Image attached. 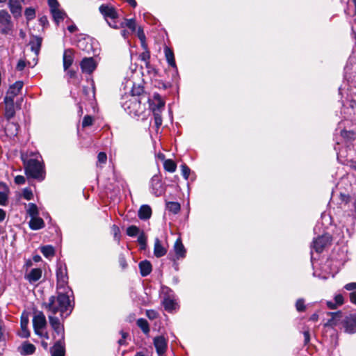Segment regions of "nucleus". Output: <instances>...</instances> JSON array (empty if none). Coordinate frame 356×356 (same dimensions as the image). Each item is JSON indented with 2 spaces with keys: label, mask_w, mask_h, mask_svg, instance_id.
Masks as SVG:
<instances>
[{
  "label": "nucleus",
  "mask_w": 356,
  "mask_h": 356,
  "mask_svg": "<svg viewBox=\"0 0 356 356\" xmlns=\"http://www.w3.org/2000/svg\"><path fill=\"white\" fill-rule=\"evenodd\" d=\"M33 325L35 333H39L40 330L46 328L47 321L42 312H39L34 316Z\"/></svg>",
  "instance_id": "nucleus-14"
},
{
  "label": "nucleus",
  "mask_w": 356,
  "mask_h": 356,
  "mask_svg": "<svg viewBox=\"0 0 356 356\" xmlns=\"http://www.w3.org/2000/svg\"><path fill=\"white\" fill-rule=\"evenodd\" d=\"M50 10L58 8L59 3L57 0H48Z\"/></svg>",
  "instance_id": "nucleus-57"
},
{
  "label": "nucleus",
  "mask_w": 356,
  "mask_h": 356,
  "mask_svg": "<svg viewBox=\"0 0 356 356\" xmlns=\"http://www.w3.org/2000/svg\"><path fill=\"white\" fill-rule=\"evenodd\" d=\"M139 268L142 276L148 275L152 271V264L149 261L145 260L139 264Z\"/></svg>",
  "instance_id": "nucleus-30"
},
{
  "label": "nucleus",
  "mask_w": 356,
  "mask_h": 356,
  "mask_svg": "<svg viewBox=\"0 0 356 356\" xmlns=\"http://www.w3.org/2000/svg\"><path fill=\"white\" fill-rule=\"evenodd\" d=\"M154 345L159 356H162L167 349V341L163 336H159L154 339Z\"/></svg>",
  "instance_id": "nucleus-17"
},
{
  "label": "nucleus",
  "mask_w": 356,
  "mask_h": 356,
  "mask_svg": "<svg viewBox=\"0 0 356 356\" xmlns=\"http://www.w3.org/2000/svg\"><path fill=\"white\" fill-rule=\"evenodd\" d=\"M24 86V82L21 81H16L10 86V89H22Z\"/></svg>",
  "instance_id": "nucleus-55"
},
{
  "label": "nucleus",
  "mask_w": 356,
  "mask_h": 356,
  "mask_svg": "<svg viewBox=\"0 0 356 356\" xmlns=\"http://www.w3.org/2000/svg\"><path fill=\"white\" fill-rule=\"evenodd\" d=\"M343 289L350 291L349 293L350 301L356 305V282H350L344 285Z\"/></svg>",
  "instance_id": "nucleus-25"
},
{
  "label": "nucleus",
  "mask_w": 356,
  "mask_h": 356,
  "mask_svg": "<svg viewBox=\"0 0 356 356\" xmlns=\"http://www.w3.org/2000/svg\"><path fill=\"white\" fill-rule=\"evenodd\" d=\"M24 15L28 21L33 19L35 17V11L32 8H27L25 10Z\"/></svg>",
  "instance_id": "nucleus-43"
},
{
  "label": "nucleus",
  "mask_w": 356,
  "mask_h": 356,
  "mask_svg": "<svg viewBox=\"0 0 356 356\" xmlns=\"http://www.w3.org/2000/svg\"><path fill=\"white\" fill-rule=\"evenodd\" d=\"M181 170L182 176L187 180L191 173V169L186 164H182L181 165Z\"/></svg>",
  "instance_id": "nucleus-45"
},
{
  "label": "nucleus",
  "mask_w": 356,
  "mask_h": 356,
  "mask_svg": "<svg viewBox=\"0 0 356 356\" xmlns=\"http://www.w3.org/2000/svg\"><path fill=\"white\" fill-rule=\"evenodd\" d=\"M29 317L27 315H22L21 316V330L19 332V335L22 338H28L30 336V332L28 330Z\"/></svg>",
  "instance_id": "nucleus-19"
},
{
  "label": "nucleus",
  "mask_w": 356,
  "mask_h": 356,
  "mask_svg": "<svg viewBox=\"0 0 356 356\" xmlns=\"http://www.w3.org/2000/svg\"><path fill=\"white\" fill-rule=\"evenodd\" d=\"M81 69L83 73L91 74L97 68V64L92 57L84 58L80 63Z\"/></svg>",
  "instance_id": "nucleus-13"
},
{
  "label": "nucleus",
  "mask_w": 356,
  "mask_h": 356,
  "mask_svg": "<svg viewBox=\"0 0 356 356\" xmlns=\"http://www.w3.org/2000/svg\"><path fill=\"white\" fill-rule=\"evenodd\" d=\"M24 95L21 90H7L4 98L5 118L9 120L15 115L17 108H19L24 101Z\"/></svg>",
  "instance_id": "nucleus-2"
},
{
  "label": "nucleus",
  "mask_w": 356,
  "mask_h": 356,
  "mask_svg": "<svg viewBox=\"0 0 356 356\" xmlns=\"http://www.w3.org/2000/svg\"><path fill=\"white\" fill-rule=\"evenodd\" d=\"M63 60L64 70L67 71V69L72 65L74 61V54L72 49H67L64 51Z\"/></svg>",
  "instance_id": "nucleus-20"
},
{
  "label": "nucleus",
  "mask_w": 356,
  "mask_h": 356,
  "mask_svg": "<svg viewBox=\"0 0 356 356\" xmlns=\"http://www.w3.org/2000/svg\"><path fill=\"white\" fill-rule=\"evenodd\" d=\"M139 58L141 60L145 63L146 67H149V58H150V52L149 50L144 51L142 54H140Z\"/></svg>",
  "instance_id": "nucleus-41"
},
{
  "label": "nucleus",
  "mask_w": 356,
  "mask_h": 356,
  "mask_svg": "<svg viewBox=\"0 0 356 356\" xmlns=\"http://www.w3.org/2000/svg\"><path fill=\"white\" fill-rule=\"evenodd\" d=\"M149 106L154 117V124L157 129L162 124L161 113L164 110L165 101L158 93H154L148 98Z\"/></svg>",
  "instance_id": "nucleus-3"
},
{
  "label": "nucleus",
  "mask_w": 356,
  "mask_h": 356,
  "mask_svg": "<svg viewBox=\"0 0 356 356\" xmlns=\"http://www.w3.org/2000/svg\"><path fill=\"white\" fill-rule=\"evenodd\" d=\"M95 90H83V94L86 96H89L94 99L95 96Z\"/></svg>",
  "instance_id": "nucleus-61"
},
{
  "label": "nucleus",
  "mask_w": 356,
  "mask_h": 356,
  "mask_svg": "<svg viewBox=\"0 0 356 356\" xmlns=\"http://www.w3.org/2000/svg\"><path fill=\"white\" fill-rule=\"evenodd\" d=\"M166 249L161 245L158 238L154 241V254L156 257H163L166 254Z\"/></svg>",
  "instance_id": "nucleus-29"
},
{
  "label": "nucleus",
  "mask_w": 356,
  "mask_h": 356,
  "mask_svg": "<svg viewBox=\"0 0 356 356\" xmlns=\"http://www.w3.org/2000/svg\"><path fill=\"white\" fill-rule=\"evenodd\" d=\"M144 90H129V92L125 94L127 97H130V99L124 104L125 109H129L130 113H134L135 115H140L142 113V107L140 104V99L139 97L142 95Z\"/></svg>",
  "instance_id": "nucleus-5"
},
{
  "label": "nucleus",
  "mask_w": 356,
  "mask_h": 356,
  "mask_svg": "<svg viewBox=\"0 0 356 356\" xmlns=\"http://www.w3.org/2000/svg\"><path fill=\"white\" fill-rule=\"evenodd\" d=\"M24 1V0H9L8 7L15 18H17L22 15V3Z\"/></svg>",
  "instance_id": "nucleus-16"
},
{
  "label": "nucleus",
  "mask_w": 356,
  "mask_h": 356,
  "mask_svg": "<svg viewBox=\"0 0 356 356\" xmlns=\"http://www.w3.org/2000/svg\"><path fill=\"white\" fill-rule=\"evenodd\" d=\"M180 204L176 202H166V209L174 214H177L180 211Z\"/></svg>",
  "instance_id": "nucleus-34"
},
{
  "label": "nucleus",
  "mask_w": 356,
  "mask_h": 356,
  "mask_svg": "<svg viewBox=\"0 0 356 356\" xmlns=\"http://www.w3.org/2000/svg\"><path fill=\"white\" fill-rule=\"evenodd\" d=\"M152 216V209L149 205H142L138 211V217L141 220H147Z\"/></svg>",
  "instance_id": "nucleus-27"
},
{
  "label": "nucleus",
  "mask_w": 356,
  "mask_h": 356,
  "mask_svg": "<svg viewBox=\"0 0 356 356\" xmlns=\"http://www.w3.org/2000/svg\"><path fill=\"white\" fill-rule=\"evenodd\" d=\"M30 228L33 230H38L44 227V220L38 216L32 217L29 221Z\"/></svg>",
  "instance_id": "nucleus-26"
},
{
  "label": "nucleus",
  "mask_w": 356,
  "mask_h": 356,
  "mask_svg": "<svg viewBox=\"0 0 356 356\" xmlns=\"http://www.w3.org/2000/svg\"><path fill=\"white\" fill-rule=\"evenodd\" d=\"M174 250L177 257V259L184 258L186 256V249L182 244L180 238H178L174 245Z\"/></svg>",
  "instance_id": "nucleus-22"
},
{
  "label": "nucleus",
  "mask_w": 356,
  "mask_h": 356,
  "mask_svg": "<svg viewBox=\"0 0 356 356\" xmlns=\"http://www.w3.org/2000/svg\"><path fill=\"white\" fill-rule=\"evenodd\" d=\"M26 175L32 178L42 181L45 177L43 163L37 159L24 161Z\"/></svg>",
  "instance_id": "nucleus-4"
},
{
  "label": "nucleus",
  "mask_w": 356,
  "mask_h": 356,
  "mask_svg": "<svg viewBox=\"0 0 356 356\" xmlns=\"http://www.w3.org/2000/svg\"><path fill=\"white\" fill-rule=\"evenodd\" d=\"M137 35L140 40H145V35L143 32V30L141 27H138L137 31Z\"/></svg>",
  "instance_id": "nucleus-60"
},
{
  "label": "nucleus",
  "mask_w": 356,
  "mask_h": 356,
  "mask_svg": "<svg viewBox=\"0 0 356 356\" xmlns=\"http://www.w3.org/2000/svg\"><path fill=\"white\" fill-rule=\"evenodd\" d=\"M136 324L142 330L144 334H147L149 332V323L146 319L139 318L137 320Z\"/></svg>",
  "instance_id": "nucleus-33"
},
{
  "label": "nucleus",
  "mask_w": 356,
  "mask_h": 356,
  "mask_svg": "<svg viewBox=\"0 0 356 356\" xmlns=\"http://www.w3.org/2000/svg\"><path fill=\"white\" fill-rule=\"evenodd\" d=\"M112 231L114 234V238L116 241H119L120 240V236H119V234H120V229L119 227L115 225H113L112 226Z\"/></svg>",
  "instance_id": "nucleus-50"
},
{
  "label": "nucleus",
  "mask_w": 356,
  "mask_h": 356,
  "mask_svg": "<svg viewBox=\"0 0 356 356\" xmlns=\"http://www.w3.org/2000/svg\"><path fill=\"white\" fill-rule=\"evenodd\" d=\"M139 228L136 226L131 225L127 229V234L129 236H135L139 233Z\"/></svg>",
  "instance_id": "nucleus-44"
},
{
  "label": "nucleus",
  "mask_w": 356,
  "mask_h": 356,
  "mask_svg": "<svg viewBox=\"0 0 356 356\" xmlns=\"http://www.w3.org/2000/svg\"><path fill=\"white\" fill-rule=\"evenodd\" d=\"M350 90H339V95L341 96L343 106L351 107L353 109L356 108V99L351 97L349 99L348 92Z\"/></svg>",
  "instance_id": "nucleus-18"
},
{
  "label": "nucleus",
  "mask_w": 356,
  "mask_h": 356,
  "mask_svg": "<svg viewBox=\"0 0 356 356\" xmlns=\"http://www.w3.org/2000/svg\"><path fill=\"white\" fill-rule=\"evenodd\" d=\"M37 335L40 336L42 338H44L45 339H49V336L47 331H45V329H43L39 332V333H35Z\"/></svg>",
  "instance_id": "nucleus-58"
},
{
  "label": "nucleus",
  "mask_w": 356,
  "mask_h": 356,
  "mask_svg": "<svg viewBox=\"0 0 356 356\" xmlns=\"http://www.w3.org/2000/svg\"><path fill=\"white\" fill-rule=\"evenodd\" d=\"M334 299L337 306L342 305L344 302L343 296L341 293L336 294Z\"/></svg>",
  "instance_id": "nucleus-47"
},
{
  "label": "nucleus",
  "mask_w": 356,
  "mask_h": 356,
  "mask_svg": "<svg viewBox=\"0 0 356 356\" xmlns=\"http://www.w3.org/2000/svg\"><path fill=\"white\" fill-rule=\"evenodd\" d=\"M119 264L122 268L124 269L127 267L126 259L123 254H120L119 257Z\"/></svg>",
  "instance_id": "nucleus-54"
},
{
  "label": "nucleus",
  "mask_w": 356,
  "mask_h": 356,
  "mask_svg": "<svg viewBox=\"0 0 356 356\" xmlns=\"http://www.w3.org/2000/svg\"><path fill=\"white\" fill-rule=\"evenodd\" d=\"M9 189L6 184L0 182V205L5 206L8 203Z\"/></svg>",
  "instance_id": "nucleus-23"
},
{
  "label": "nucleus",
  "mask_w": 356,
  "mask_h": 356,
  "mask_svg": "<svg viewBox=\"0 0 356 356\" xmlns=\"http://www.w3.org/2000/svg\"><path fill=\"white\" fill-rule=\"evenodd\" d=\"M146 315L149 319L154 320L157 317L158 314L156 311L150 309V310H147Z\"/></svg>",
  "instance_id": "nucleus-52"
},
{
  "label": "nucleus",
  "mask_w": 356,
  "mask_h": 356,
  "mask_svg": "<svg viewBox=\"0 0 356 356\" xmlns=\"http://www.w3.org/2000/svg\"><path fill=\"white\" fill-rule=\"evenodd\" d=\"M332 241V236L328 233H325L316 238H314L311 245V248L315 250L317 253H321L327 246L331 244Z\"/></svg>",
  "instance_id": "nucleus-9"
},
{
  "label": "nucleus",
  "mask_w": 356,
  "mask_h": 356,
  "mask_svg": "<svg viewBox=\"0 0 356 356\" xmlns=\"http://www.w3.org/2000/svg\"><path fill=\"white\" fill-rule=\"evenodd\" d=\"M42 38L41 37L33 36L29 42L31 51H33L36 56L39 54L42 45Z\"/></svg>",
  "instance_id": "nucleus-21"
},
{
  "label": "nucleus",
  "mask_w": 356,
  "mask_h": 356,
  "mask_svg": "<svg viewBox=\"0 0 356 356\" xmlns=\"http://www.w3.org/2000/svg\"><path fill=\"white\" fill-rule=\"evenodd\" d=\"M19 126L17 123L8 122L6 125L5 131L8 136L12 138L17 135Z\"/></svg>",
  "instance_id": "nucleus-24"
},
{
  "label": "nucleus",
  "mask_w": 356,
  "mask_h": 356,
  "mask_svg": "<svg viewBox=\"0 0 356 356\" xmlns=\"http://www.w3.org/2000/svg\"><path fill=\"white\" fill-rule=\"evenodd\" d=\"M6 212L2 209H0V222L3 221L6 218Z\"/></svg>",
  "instance_id": "nucleus-62"
},
{
  "label": "nucleus",
  "mask_w": 356,
  "mask_h": 356,
  "mask_svg": "<svg viewBox=\"0 0 356 356\" xmlns=\"http://www.w3.org/2000/svg\"><path fill=\"white\" fill-rule=\"evenodd\" d=\"M51 13L56 24H58L60 21L63 20L65 16V13L58 8L51 10Z\"/></svg>",
  "instance_id": "nucleus-32"
},
{
  "label": "nucleus",
  "mask_w": 356,
  "mask_h": 356,
  "mask_svg": "<svg viewBox=\"0 0 356 356\" xmlns=\"http://www.w3.org/2000/svg\"><path fill=\"white\" fill-rule=\"evenodd\" d=\"M127 26L129 29H130L132 31H136V22L134 19H125L124 23H122L120 25V27Z\"/></svg>",
  "instance_id": "nucleus-40"
},
{
  "label": "nucleus",
  "mask_w": 356,
  "mask_h": 356,
  "mask_svg": "<svg viewBox=\"0 0 356 356\" xmlns=\"http://www.w3.org/2000/svg\"><path fill=\"white\" fill-rule=\"evenodd\" d=\"M164 52L166 60L169 65H170L172 67H176V63L175 60V56L173 51L168 47H165L164 48Z\"/></svg>",
  "instance_id": "nucleus-31"
},
{
  "label": "nucleus",
  "mask_w": 356,
  "mask_h": 356,
  "mask_svg": "<svg viewBox=\"0 0 356 356\" xmlns=\"http://www.w3.org/2000/svg\"><path fill=\"white\" fill-rule=\"evenodd\" d=\"M163 166L165 170L170 172H174L176 170L177 165L171 159H167L164 161Z\"/></svg>",
  "instance_id": "nucleus-37"
},
{
  "label": "nucleus",
  "mask_w": 356,
  "mask_h": 356,
  "mask_svg": "<svg viewBox=\"0 0 356 356\" xmlns=\"http://www.w3.org/2000/svg\"><path fill=\"white\" fill-rule=\"evenodd\" d=\"M23 196L26 200H31L33 195L31 189L25 188L23 191Z\"/></svg>",
  "instance_id": "nucleus-49"
},
{
  "label": "nucleus",
  "mask_w": 356,
  "mask_h": 356,
  "mask_svg": "<svg viewBox=\"0 0 356 356\" xmlns=\"http://www.w3.org/2000/svg\"><path fill=\"white\" fill-rule=\"evenodd\" d=\"M93 119L90 115H86L83 118V122H82V126L83 127H88L92 124Z\"/></svg>",
  "instance_id": "nucleus-46"
},
{
  "label": "nucleus",
  "mask_w": 356,
  "mask_h": 356,
  "mask_svg": "<svg viewBox=\"0 0 356 356\" xmlns=\"http://www.w3.org/2000/svg\"><path fill=\"white\" fill-rule=\"evenodd\" d=\"M41 252L47 257H51L54 255V249L51 245H46L41 248Z\"/></svg>",
  "instance_id": "nucleus-38"
},
{
  "label": "nucleus",
  "mask_w": 356,
  "mask_h": 356,
  "mask_svg": "<svg viewBox=\"0 0 356 356\" xmlns=\"http://www.w3.org/2000/svg\"><path fill=\"white\" fill-rule=\"evenodd\" d=\"M327 305L331 309H335L336 307L337 306V305L335 302L334 303L332 302H327Z\"/></svg>",
  "instance_id": "nucleus-64"
},
{
  "label": "nucleus",
  "mask_w": 356,
  "mask_h": 356,
  "mask_svg": "<svg viewBox=\"0 0 356 356\" xmlns=\"http://www.w3.org/2000/svg\"><path fill=\"white\" fill-rule=\"evenodd\" d=\"M151 192L155 196H161L164 192V187L161 183V180L158 175H154L151 179Z\"/></svg>",
  "instance_id": "nucleus-15"
},
{
  "label": "nucleus",
  "mask_w": 356,
  "mask_h": 356,
  "mask_svg": "<svg viewBox=\"0 0 356 356\" xmlns=\"http://www.w3.org/2000/svg\"><path fill=\"white\" fill-rule=\"evenodd\" d=\"M99 10L106 21H108V18L115 19L118 17V14L115 8L111 5L102 4L99 6Z\"/></svg>",
  "instance_id": "nucleus-12"
},
{
  "label": "nucleus",
  "mask_w": 356,
  "mask_h": 356,
  "mask_svg": "<svg viewBox=\"0 0 356 356\" xmlns=\"http://www.w3.org/2000/svg\"><path fill=\"white\" fill-rule=\"evenodd\" d=\"M97 159L99 163H105L106 162L107 156L104 152H99Z\"/></svg>",
  "instance_id": "nucleus-53"
},
{
  "label": "nucleus",
  "mask_w": 356,
  "mask_h": 356,
  "mask_svg": "<svg viewBox=\"0 0 356 356\" xmlns=\"http://www.w3.org/2000/svg\"><path fill=\"white\" fill-rule=\"evenodd\" d=\"M296 308L299 312L305 311L306 306L305 305V300L303 298H299L297 300L296 302Z\"/></svg>",
  "instance_id": "nucleus-42"
},
{
  "label": "nucleus",
  "mask_w": 356,
  "mask_h": 356,
  "mask_svg": "<svg viewBox=\"0 0 356 356\" xmlns=\"http://www.w3.org/2000/svg\"><path fill=\"white\" fill-rule=\"evenodd\" d=\"M161 293L163 295L162 305L168 312H172L178 308V304L175 298L173 291L168 286H163Z\"/></svg>",
  "instance_id": "nucleus-6"
},
{
  "label": "nucleus",
  "mask_w": 356,
  "mask_h": 356,
  "mask_svg": "<svg viewBox=\"0 0 356 356\" xmlns=\"http://www.w3.org/2000/svg\"><path fill=\"white\" fill-rule=\"evenodd\" d=\"M57 289L65 290V286L68 282L67 267L65 264H58L56 269Z\"/></svg>",
  "instance_id": "nucleus-10"
},
{
  "label": "nucleus",
  "mask_w": 356,
  "mask_h": 356,
  "mask_svg": "<svg viewBox=\"0 0 356 356\" xmlns=\"http://www.w3.org/2000/svg\"><path fill=\"white\" fill-rule=\"evenodd\" d=\"M27 213L32 218L35 216H38V209L36 204L33 203H30L29 204V208L27 209Z\"/></svg>",
  "instance_id": "nucleus-39"
},
{
  "label": "nucleus",
  "mask_w": 356,
  "mask_h": 356,
  "mask_svg": "<svg viewBox=\"0 0 356 356\" xmlns=\"http://www.w3.org/2000/svg\"><path fill=\"white\" fill-rule=\"evenodd\" d=\"M42 276V270L40 268H33L26 275V278L30 283H34L38 281Z\"/></svg>",
  "instance_id": "nucleus-28"
},
{
  "label": "nucleus",
  "mask_w": 356,
  "mask_h": 356,
  "mask_svg": "<svg viewBox=\"0 0 356 356\" xmlns=\"http://www.w3.org/2000/svg\"><path fill=\"white\" fill-rule=\"evenodd\" d=\"M67 29L70 33H74L77 30V27L76 26V25L73 24V25L69 26L67 27Z\"/></svg>",
  "instance_id": "nucleus-63"
},
{
  "label": "nucleus",
  "mask_w": 356,
  "mask_h": 356,
  "mask_svg": "<svg viewBox=\"0 0 356 356\" xmlns=\"http://www.w3.org/2000/svg\"><path fill=\"white\" fill-rule=\"evenodd\" d=\"M25 181H26V179L22 175H17L15 178V182L17 184H19V185L24 184L25 183Z\"/></svg>",
  "instance_id": "nucleus-56"
},
{
  "label": "nucleus",
  "mask_w": 356,
  "mask_h": 356,
  "mask_svg": "<svg viewBox=\"0 0 356 356\" xmlns=\"http://www.w3.org/2000/svg\"><path fill=\"white\" fill-rule=\"evenodd\" d=\"M14 24L11 16L5 10H0V32L3 35H12Z\"/></svg>",
  "instance_id": "nucleus-7"
},
{
  "label": "nucleus",
  "mask_w": 356,
  "mask_h": 356,
  "mask_svg": "<svg viewBox=\"0 0 356 356\" xmlns=\"http://www.w3.org/2000/svg\"><path fill=\"white\" fill-rule=\"evenodd\" d=\"M138 241L140 245L141 249H145L146 248V238L143 234H140L138 238Z\"/></svg>",
  "instance_id": "nucleus-48"
},
{
  "label": "nucleus",
  "mask_w": 356,
  "mask_h": 356,
  "mask_svg": "<svg viewBox=\"0 0 356 356\" xmlns=\"http://www.w3.org/2000/svg\"><path fill=\"white\" fill-rule=\"evenodd\" d=\"M25 67H26L25 61L23 60H19L17 63L16 68L19 71H22Z\"/></svg>",
  "instance_id": "nucleus-59"
},
{
  "label": "nucleus",
  "mask_w": 356,
  "mask_h": 356,
  "mask_svg": "<svg viewBox=\"0 0 356 356\" xmlns=\"http://www.w3.org/2000/svg\"><path fill=\"white\" fill-rule=\"evenodd\" d=\"M341 324L345 330V332L349 334H353L356 332V314H351L346 316L342 321Z\"/></svg>",
  "instance_id": "nucleus-11"
},
{
  "label": "nucleus",
  "mask_w": 356,
  "mask_h": 356,
  "mask_svg": "<svg viewBox=\"0 0 356 356\" xmlns=\"http://www.w3.org/2000/svg\"><path fill=\"white\" fill-rule=\"evenodd\" d=\"M51 356H65V349L63 348L62 344L58 343L51 350Z\"/></svg>",
  "instance_id": "nucleus-35"
},
{
  "label": "nucleus",
  "mask_w": 356,
  "mask_h": 356,
  "mask_svg": "<svg viewBox=\"0 0 356 356\" xmlns=\"http://www.w3.org/2000/svg\"><path fill=\"white\" fill-rule=\"evenodd\" d=\"M35 350V347L32 343L25 342L22 344V353L24 355H31Z\"/></svg>",
  "instance_id": "nucleus-36"
},
{
  "label": "nucleus",
  "mask_w": 356,
  "mask_h": 356,
  "mask_svg": "<svg viewBox=\"0 0 356 356\" xmlns=\"http://www.w3.org/2000/svg\"><path fill=\"white\" fill-rule=\"evenodd\" d=\"M120 334L122 335V338L118 340V343L120 346L125 345V339L128 336V334L123 330L120 331Z\"/></svg>",
  "instance_id": "nucleus-51"
},
{
  "label": "nucleus",
  "mask_w": 356,
  "mask_h": 356,
  "mask_svg": "<svg viewBox=\"0 0 356 356\" xmlns=\"http://www.w3.org/2000/svg\"><path fill=\"white\" fill-rule=\"evenodd\" d=\"M49 323L52 329L54 330V332L58 335L59 337L58 341L56 342L51 350L58 343H60L65 349V343H64V327L63 325L60 324V320L58 318L55 317L52 315L48 316Z\"/></svg>",
  "instance_id": "nucleus-8"
},
{
  "label": "nucleus",
  "mask_w": 356,
  "mask_h": 356,
  "mask_svg": "<svg viewBox=\"0 0 356 356\" xmlns=\"http://www.w3.org/2000/svg\"><path fill=\"white\" fill-rule=\"evenodd\" d=\"M45 308L51 313L50 315L54 316L59 312L63 316L65 314L68 316L72 310V306L70 303L68 291L63 290L58 291L57 296H51L49 302L44 303Z\"/></svg>",
  "instance_id": "nucleus-1"
}]
</instances>
